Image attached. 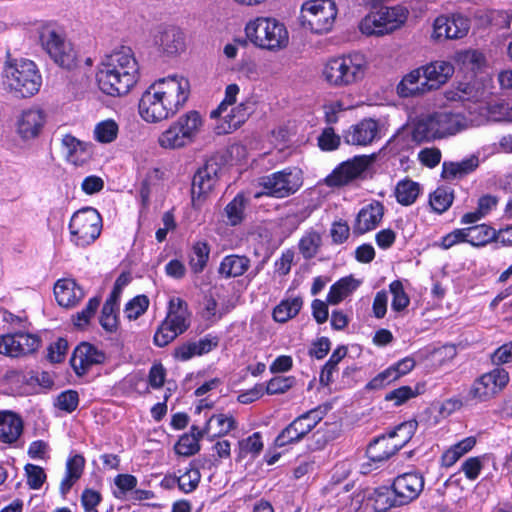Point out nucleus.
Segmentation results:
<instances>
[{
  "label": "nucleus",
  "mask_w": 512,
  "mask_h": 512,
  "mask_svg": "<svg viewBox=\"0 0 512 512\" xmlns=\"http://www.w3.org/2000/svg\"><path fill=\"white\" fill-rule=\"evenodd\" d=\"M96 79L103 93L110 96L126 95L139 79V66L132 50L122 47L106 56Z\"/></svg>",
  "instance_id": "f257e3e1"
},
{
  "label": "nucleus",
  "mask_w": 512,
  "mask_h": 512,
  "mask_svg": "<svg viewBox=\"0 0 512 512\" xmlns=\"http://www.w3.org/2000/svg\"><path fill=\"white\" fill-rule=\"evenodd\" d=\"M2 78L4 85L16 97H30L36 94L42 79L35 63L27 59H10L5 62Z\"/></svg>",
  "instance_id": "f03ea898"
},
{
  "label": "nucleus",
  "mask_w": 512,
  "mask_h": 512,
  "mask_svg": "<svg viewBox=\"0 0 512 512\" xmlns=\"http://www.w3.org/2000/svg\"><path fill=\"white\" fill-rule=\"evenodd\" d=\"M367 61L363 54L352 53L330 59L324 66L322 75L332 87H348L360 82L366 73Z\"/></svg>",
  "instance_id": "7ed1b4c3"
},
{
  "label": "nucleus",
  "mask_w": 512,
  "mask_h": 512,
  "mask_svg": "<svg viewBox=\"0 0 512 512\" xmlns=\"http://www.w3.org/2000/svg\"><path fill=\"white\" fill-rule=\"evenodd\" d=\"M245 32L247 38L262 49L280 50L289 42L286 27L274 18L259 17L250 21L245 27Z\"/></svg>",
  "instance_id": "20e7f679"
},
{
  "label": "nucleus",
  "mask_w": 512,
  "mask_h": 512,
  "mask_svg": "<svg viewBox=\"0 0 512 512\" xmlns=\"http://www.w3.org/2000/svg\"><path fill=\"white\" fill-rule=\"evenodd\" d=\"M417 426L418 423L415 420L407 421L388 434L375 438L367 447V457L375 463L388 460L409 442Z\"/></svg>",
  "instance_id": "39448f33"
},
{
  "label": "nucleus",
  "mask_w": 512,
  "mask_h": 512,
  "mask_svg": "<svg viewBox=\"0 0 512 512\" xmlns=\"http://www.w3.org/2000/svg\"><path fill=\"white\" fill-rule=\"evenodd\" d=\"M190 314L187 303L181 298H172L166 318L162 321L154 335V343L158 347H165L190 326Z\"/></svg>",
  "instance_id": "423d86ee"
},
{
  "label": "nucleus",
  "mask_w": 512,
  "mask_h": 512,
  "mask_svg": "<svg viewBox=\"0 0 512 512\" xmlns=\"http://www.w3.org/2000/svg\"><path fill=\"white\" fill-rule=\"evenodd\" d=\"M101 228L102 219L94 208H84L75 212L69 223L72 241L78 246L94 242L99 237Z\"/></svg>",
  "instance_id": "0eeeda50"
},
{
  "label": "nucleus",
  "mask_w": 512,
  "mask_h": 512,
  "mask_svg": "<svg viewBox=\"0 0 512 512\" xmlns=\"http://www.w3.org/2000/svg\"><path fill=\"white\" fill-rule=\"evenodd\" d=\"M337 9L332 0H311L302 6V21L316 34L326 33L331 30Z\"/></svg>",
  "instance_id": "6e6552de"
},
{
  "label": "nucleus",
  "mask_w": 512,
  "mask_h": 512,
  "mask_svg": "<svg viewBox=\"0 0 512 512\" xmlns=\"http://www.w3.org/2000/svg\"><path fill=\"white\" fill-rule=\"evenodd\" d=\"M406 15L396 7L382 8L376 13L368 14L360 23V30L366 35L383 36L398 29L405 21Z\"/></svg>",
  "instance_id": "1a4fd4ad"
},
{
  "label": "nucleus",
  "mask_w": 512,
  "mask_h": 512,
  "mask_svg": "<svg viewBox=\"0 0 512 512\" xmlns=\"http://www.w3.org/2000/svg\"><path fill=\"white\" fill-rule=\"evenodd\" d=\"M152 85L162 96L172 115H175L184 106L190 94L189 81L182 76L174 75L161 78Z\"/></svg>",
  "instance_id": "9d476101"
},
{
  "label": "nucleus",
  "mask_w": 512,
  "mask_h": 512,
  "mask_svg": "<svg viewBox=\"0 0 512 512\" xmlns=\"http://www.w3.org/2000/svg\"><path fill=\"white\" fill-rule=\"evenodd\" d=\"M42 47L60 67L71 69L76 64V54L70 42L54 29L44 28L40 33Z\"/></svg>",
  "instance_id": "9b49d317"
},
{
  "label": "nucleus",
  "mask_w": 512,
  "mask_h": 512,
  "mask_svg": "<svg viewBox=\"0 0 512 512\" xmlns=\"http://www.w3.org/2000/svg\"><path fill=\"white\" fill-rule=\"evenodd\" d=\"M259 185L263 187L262 194L284 198L294 194L302 185L300 172L292 169H285L263 176L259 179Z\"/></svg>",
  "instance_id": "f8f14e48"
},
{
  "label": "nucleus",
  "mask_w": 512,
  "mask_h": 512,
  "mask_svg": "<svg viewBox=\"0 0 512 512\" xmlns=\"http://www.w3.org/2000/svg\"><path fill=\"white\" fill-rule=\"evenodd\" d=\"M223 168V159L219 155H213L206 160L204 165L195 173L192 181V201H201L210 193L219 180V174Z\"/></svg>",
  "instance_id": "ddd939ff"
},
{
  "label": "nucleus",
  "mask_w": 512,
  "mask_h": 512,
  "mask_svg": "<svg viewBox=\"0 0 512 512\" xmlns=\"http://www.w3.org/2000/svg\"><path fill=\"white\" fill-rule=\"evenodd\" d=\"M509 382V374L503 368H495L477 378L468 396L477 401H487L501 392Z\"/></svg>",
  "instance_id": "4468645a"
},
{
  "label": "nucleus",
  "mask_w": 512,
  "mask_h": 512,
  "mask_svg": "<svg viewBox=\"0 0 512 512\" xmlns=\"http://www.w3.org/2000/svg\"><path fill=\"white\" fill-rule=\"evenodd\" d=\"M374 161L373 156L359 155L342 162L325 178L328 187H342L360 178Z\"/></svg>",
  "instance_id": "2eb2a0df"
},
{
  "label": "nucleus",
  "mask_w": 512,
  "mask_h": 512,
  "mask_svg": "<svg viewBox=\"0 0 512 512\" xmlns=\"http://www.w3.org/2000/svg\"><path fill=\"white\" fill-rule=\"evenodd\" d=\"M41 338L36 334L16 332L0 336V354L18 358L35 353Z\"/></svg>",
  "instance_id": "dca6fc26"
},
{
  "label": "nucleus",
  "mask_w": 512,
  "mask_h": 512,
  "mask_svg": "<svg viewBox=\"0 0 512 512\" xmlns=\"http://www.w3.org/2000/svg\"><path fill=\"white\" fill-rule=\"evenodd\" d=\"M138 108L140 116L149 123L160 122L173 116L152 84L142 94Z\"/></svg>",
  "instance_id": "f3484780"
},
{
  "label": "nucleus",
  "mask_w": 512,
  "mask_h": 512,
  "mask_svg": "<svg viewBox=\"0 0 512 512\" xmlns=\"http://www.w3.org/2000/svg\"><path fill=\"white\" fill-rule=\"evenodd\" d=\"M469 29V19L460 14L440 15L434 21L432 37L437 40L460 39L467 35Z\"/></svg>",
  "instance_id": "a211bd4d"
},
{
  "label": "nucleus",
  "mask_w": 512,
  "mask_h": 512,
  "mask_svg": "<svg viewBox=\"0 0 512 512\" xmlns=\"http://www.w3.org/2000/svg\"><path fill=\"white\" fill-rule=\"evenodd\" d=\"M396 501L402 506L417 499L424 488V478L419 473H404L397 476L392 484Z\"/></svg>",
  "instance_id": "6ab92c4d"
},
{
  "label": "nucleus",
  "mask_w": 512,
  "mask_h": 512,
  "mask_svg": "<svg viewBox=\"0 0 512 512\" xmlns=\"http://www.w3.org/2000/svg\"><path fill=\"white\" fill-rule=\"evenodd\" d=\"M46 123V114L40 108L23 110L16 119V132L24 140L37 138Z\"/></svg>",
  "instance_id": "aec40b11"
},
{
  "label": "nucleus",
  "mask_w": 512,
  "mask_h": 512,
  "mask_svg": "<svg viewBox=\"0 0 512 512\" xmlns=\"http://www.w3.org/2000/svg\"><path fill=\"white\" fill-rule=\"evenodd\" d=\"M106 356L90 343L82 342L73 351L70 365L76 375L83 376L93 365L104 363Z\"/></svg>",
  "instance_id": "412c9836"
},
{
  "label": "nucleus",
  "mask_w": 512,
  "mask_h": 512,
  "mask_svg": "<svg viewBox=\"0 0 512 512\" xmlns=\"http://www.w3.org/2000/svg\"><path fill=\"white\" fill-rule=\"evenodd\" d=\"M430 115L439 139L455 135L468 127V120L460 113L438 111Z\"/></svg>",
  "instance_id": "4be33fe9"
},
{
  "label": "nucleus",
  "mask_w": 512,
  "mask_h": 512,
  "mask_svg": "<svg viewBox=\"0 0 512 512\" xmlns=\"http://www.w3.org/2000/svg\"><path fill=\"white\" fill-rule=\"evenodd\" d=\"M384 216V206L379 201H372L358 212L352 231L354 235H363L376 229Z\"/></svg>",
  "instance_id": "5701e85b"
},
{
  "label": "nucleus",
  "mask_w": 512,
  "mask_h": 512,
  "mask_svg": "<svg viewBox=\"0 0 512 512\" xmlns=\"http://www.w3.org/2000/svg\"><path fill=\"white\" fill-rule=\"evenodd\" d=\"M378 133L379 126L375 120L363 119L345 130L343 139L349 145L367 146L376 139Z\"/></svg>",
  "instance_id": "b1692460"
},
{
  "label": "nucleus",
  "mask_w": 512,
  "mask_h": 512,
  "mask_svg": "<svg viewBox=\"0 0 512 512\" xmlns=\"http://www.w3.org/2000/svg\"><path fill=\"white\" fill-rule=\"evenodd\" d=\"M423 74V85L428 91L438 89L446 83L454 73V66L448 61H435L421 67Z\"/></svg>",
  "instance_id": "393cba45"
},
{
  "label": "nucleus",
  "mask_w": 512,
  "mask_h": 512,
  "mask_svg": "<svg viewBox=\"0 0 512 512\" xmlns=\"http://www.w3.org/2000/svg\"><path fill=\"white\" fill-rule=\"evenodd\" d=\"M54 295L60 306L71 308L83 299L84 291L73 279H61L54 286Z\"/></svg>",
  "instance_id": "a878e982"
},
{
  "label": "nucleus",
  "mask_w": 512,
  "mask_h": 512,
  "mask_svg": "<svg viewBox=\"0 0 512 512\" xmlns=\"http://www.w3.org/2000/svg\"><path fill=\"white\" fill-rule=\"evenodd\" d=\"M23 432V421L15 413L0 412V442L12 444Z\"/></svg>",
  "instance_id": "bb28decb"
},
{
  "label": "nucleus",
  "mask_w": 512,
  "mask_h": 512,
  "mask_svg": "<svg viewBox=\"0 0 512 512\" xmlns=\"http://www.w3.org/2000/svg\"><path fill=\"white\" fill-rule=\"evenodd\" d=\"M251 266V260L246 255L230 254L220 262L218 274L224 278H236L244 275Z\"/></svg>",
  "instance_id": "cd10ccee"
},
{
  "label": "nucleus",
  "mask_w": 512,
  "mask_h": 512,
  "mask_svg": "<svg viewBox=\"0 0 512 512\" xmlns=\"http://www.w3.org/2000/svg\"><path fill=\"white\" fill-rule=\"evenodd\" d=\"M218 345L216 338L205 337L198 342L184 343L174 350V357L181 361H187L196 355H203L210 352Z\"/></svg>",
  "instance_id": "c85d7f7f"
},
{
  "label": "nucleus",
  "mask_w": 512,
  "mask_h": 512,
  "mask_svg": "<svg viewBox=\"0 0 512 512\" xmlns=\"http://www.w3.org/2000/svg\"><path fill=\"white\" fill-rule=\"evenodd\" d=\"M236 428V421L232 416L214 414L206 421L201 434H205L210 440L228 434Z\"/></svg>",
  "instance_id": "c756f323"
},
{
  "label": "nucleus",
  "mask_w": 512,
  "mask_h": 512,
  "mask_svg": "<svg viewBox=\"0 0 512 512\" xmlns=\"http://www.w3.org/2000/svg\"><path fill=\"white\" fill-rule=\"evenodd\" d=\"M368 505H370L374 512H386L392 507L402 506L396 501V495L393 488L386 486L378 487L367 496Z\"/></svg>",
  "instance_id": "7c9ffc66"
},
{
  "label": "nucleus",
  "mask_w": 512,
  "mask_h": 512,
  "mask_svg": "<svg viewBox=\"0 0 512 512\" xmlns=\"http://www.w3.org/2000/svg\"><path fill=\"white\" fill-rule=\"evenodd\" d=\"M422 78V68H417L405 75L397 85L398 95L406 98L427 92V86H424L423 81H420Z\"/></svg>",
  "instance_id": "2f4dec72"
},
{
  "label": "nucleus",
  "mask_w": 512,
  "mask_h": 512,
  "mask_svg": "<svg viewBox=\"0 0 512 512\" xmlns=\"http://www.w3.org/2000/svg\"><path fill=\"white\" fill-rule=\"evenodd\" d=\"M478 166L479 159L476 155H471L460 162H444L441 176L447 180L462 178L473 172Z\"/></svg>",
  "instance_id": "473e14b6"
},
{
  "label": "nucleus",
  "mask_w": 512,
  "mask_h": 512,
  "mask_svg": "<svg viewBox=\"0 0 512 512\" xmlns=\"http://www.w3.org/2000/svg\"><path fill=\"white\" fill-rule=\"evenodd\" d=\"M174 124L190 143L194 142L203 125V118L198 111L191 110L180 116Z\"/></svg>",
  "instance_id": "72a5a7b5"
},
{
  "label": "nucleus",
  "mask_w": 512,
  "mask_h": 512,
  "mask_svg": "<svg viewBox=\"0 0 512 512\" xmlns=\"http://www.w3.org/2000/svg\"><path fill=\"white\" fill-rule=\"evenodd\" d=\"M430 114L420 116L412 125L410 134L412 140L421 144L439 139Z\"/></svg>",
  "instance_id": "f704fd0d"
},
{
  "label": "nucleus",
  "mask_w": 512,
  "mask_h": 512,
  "mask_svg": "<svg viewBox=\"0 0 512 512\" xmlns=\"http://www.w3.org/2000/svg\"><path fill=\"white\" fill-rule=\"evenodd\" d=\"M62 147L65 149L67 161L78 165L84 161L81 156L89 155V144L78 140L71 134H66L61 139Z\"/></svg>",
  "instance_id": "c9c22d12"
},
{
  "label": "nucleus",
  "mask_w": 512,
  "mask_h": 512,
  "mask_svg": "<svg viewBox=\"0 0 512 512\" xmlns=\"http://www.w3.org/2000/svg\"><path fill=\"white\" fill-rule=\"evenodd\" d=\"M358 285L359 282L352 276L340 279L330 287V291L327 295V302L333 305L338 304L351 294Z\"/></svg>",
  "instance_id": "e433bc0d"
},
{
  "label": "nucleus",
  "mask_w": 512,
  "mask_h": 512,
  "mask_svg": "<svg viewBox=\"0 0 512 512\" xmlns=\"http://www.w3.org/2000/svg\"><path fill=\"white\" fill-rule=\"evenodd\" d=\"M163 50L168 55H175L185 48L183 33L176 27L166 29L160 38Z\"/></svg>",
  "instance_id": "4c0bfd02"
},
{
  "label": "nucleus",
  "mask_w": 512,
  "mask_h": 512,
  "mask_svg": "<svg viewBox=\"0 0 512 512\" xmlns=\"http://www.w3.org/2000/svg\"><path fill=\"white\" fill-rule=\"evenodd\" d=\"M465 231H467L468 243L476 247L496 241V231L486 224L471 226L465 228Z\"/></svg>",
  "instance_id": "58836bf2"
},
{
  "label": "nucleus",
  "mask_w": 512,
  "mask_h": 512,
  "mask_svg": "<svg viewBox=\"0 0 512 512\" xmlns=\"http://www.w3.org/2000/svg\"><path fill=\"white\" fill-rule=\"evenodd\" d=\"M302 305L303 301L300 297L284 300L274 308L273 318L276 322L285 323L299 313Z\"/></svg>",
  "instance_id": "ea45409f"
},
{
  "label": "nucleus",
  "mask_w": 512,
  "mask_h": 512,
  "mask_svg": "<svg viewBox=\"0 0 512 512\" xmlns=\"http://www.w3.org/2000/svg\"><path fill=\"white\" fill-rule=\"evenodd\" d=\"M420 192V186L417 182L410 179L400 181L395 188L397 201L405 206L413 204Z\"/></svg>",
  "instance_id": "a19ab883"
},
{
  "label": "nucleus",
  "mask_w": 512,
  "mask_h": 512,
  "mask_svg": "<svg viewBox=\"0 0 512 512\" xmlns=\"http://www.w3.org/2000/svg\"><path fill=\"white\" fill-rule=\"evenodd\" d=\"M158 143L165 149H178L190 144L174 123L160 134Z\"/></svg>",
  "instance_id": "79ce46f5"
},
{
  "label": "nucleus",
  "mask_w": 512,
  "mask_h": 512,
  "mask_svg": "<svg viewBox=\"0 0 512 512\" xmlns=\"http://www.w3.org/2000/svg\"><path fill=\"white\" fill-rule=\"evenodd\" d=\"M210 255V247L207 242L198 241L192 247L189 264L191 270L198 274L201 273L207 265Z\"/></svg>",
  "instance_id": "37998d69"
},
{
  "label": "nucleus",
  "mask_w": 512,
  "mask_h": 512,
  "mask_svg": "<svg viewBox=\"0 0 512 512\" xmlns=\"http://www.w3.org/2000/svg\"><path fill=\"white\" fill-rule=\"evenodd\" d=\"M205 434L197 432V435L192 436L188 434L182 435L175 445V451L177 454L185 457L192 456L200 450L199 441Z\"/></svg>",
  "instance_id": "c03bdc74"
},
{
  "label": "nucleus",
  "mask_w": 512,
  "mask_h": 512,
  "mask_svg": "<svg viewBox=\"0 0 512 512\" xmlns=\"http://www.w3.org/2000/svg\"><path fill=\"white\" fill-rule=\"evenodd\" d=\"M454 199L453 191L447 187H439L430 195V205L438 213L445 212Z\"/></svg>",
  "instance_id": "a18cd8bd"
},
{
  "label": "nucleus",
  "mask_w": 512,
  "mask_h": 512,
  "mask_svg": "<svg viewBox=\"0 0 512 512\" xmlns=\"http://www.w3.org/2000/svg\"><path fill=\"white\" fill-rule=\"evenodd\" d=\"M322 244L319 233L315 231L308 232L299 242V251L305 259H311L316 256Z\"/></svg>",
  "instance_id": "49530a36"
},
{
  "label": "nucleus",
  "mask_w": 512,
  "mask_h": 512,
  "mask_svg": "<svg viewBox=\"0 0 512 512\" xmlns=\"http://www.w3.org/2000/svg\"><path fill=\"white\" fill-rule=\"evenodd\" d=\"M423 387V384H417L414 389L410 386H402L387 393L385 395V400L394 401L395 406H400L411 398L419 395L422 392Z\"/></svg>",
  "instance_id": "de8ad7c7"
},
{
  "label": "nucleus",
  "mask_w": 512,
  "mask_h": 512,
  "mask_svg": "<svg viewBox=\"0 0 512 512\" xmlns=\"http://www.w3.org/2000/svg\"><path fill=\"white\" fill-rule=\"evenodd\" d=\"M246 199L242 195H237L231 202L225 207V214L228 219V223L231 226L240 224L244 218Z\"/></svg>",
  "instance_id": "09e8293b"
},
{
  "label": "nucleus",
  "mask_w": 512,
  "mask_h": 512,
  "mask_svg": "<svg viewBox=\"0 0 512 512\" xmlns=\"http://www.w3.org/2000/svg\"><path fill=\"white\" fill-rule=\"evenodd\" d=\"M263 449L261 435L259 432L253 433L251 436L239 441V454L238 458H245L248 454L253 457L259 455Z\"/></svg>",
  "instance_id": "8fccbe9b"
},
{
  "label": "nucleus",
  "mask_w": 512,
  "mask_h": 512,
  "mask_svg": "<svg viewBox=\"0 0 512 512\" xmlns=\"http://www.w3.org/2000/svg\"><path fill=\"white\" fill-rule=\"evenodd\" d=\"M118 134V125L113 120H105L98 123L94 129L95 139L100 143L114 141Z\"/></svg>",
  "instance_id": "3c124183"
},
{
  "label": "nucleus",
  "mask_w": 512,
  "mask_h": 512,
  "mask_svg": "<svg viewBox=\"0 0 512 512\" xmlns=\"http://www.w3.org/2000/svg\"><path fill=\"white\" fill-rule=\"evenodd\" d=\"M100 325L107 332H114L118 326L116 315V306H113V300H106L101 311Z\"/></svg>",
  "instance_id": "603ef678"
},
{
  "label": "nucleus",
  "mask_w": 512,
  "mask_h": 512,
  "mask_svg": "<svg viewBox=\"0 0 512 512\" xmlns=\"http://www.w3.org/2000/svg\"><path fill=\"white\" fill-rule=\"evenodd\" d=\"M485 94L483 87L478 84L461 83L458 86L457 97L460 101H480Z\"/></svg>",
  "instance_id": "864d4df0"
},
{
  "label": "nucleus",
  "mask_w": 512,
  "mask_h": 512,
  "mask_svg": "<svg viewBox=\"0 0 512 512\" xmlns=\"http://www.w3.org/2000/svg\"><path fill=\"white\" fill-rule=\"evenodd\" d=\"M390 292L393 295L392 309L395 311H402L409 305V297L404 291L403 284L399 280L393 281L390 286Z\"/></svg>",
  "instance_id": "5fc2aeb1"
},
{
  "label": "nucleus",
  "mask_w": 512,
  "mask_h": 512,
  "mask_svg": "<svg viewBox=\"0 0 512 512\" xmlns=\"http://www.w3.org/2000/svg\"><path fill=\"white\" fill-rule=\"evenodd\" d=\"M200 472L197 469L187 470L181 476L174 479L178 483V487L185 493L195 490L200 482Z\"/></svg>",
  "instance_id": "6e6d98bb"
},
{
  "label": "nucleus",
  "mask_w": 512,
  "mask_h": 512,
  "mask_svg": "<svg viewBox=\"0 0 512 512\" xmlns=\"http://www.w3.org/2000/svg\"><path fill=\"white\" fill-rule=\"evenodd\" d=\"M79 395L74 390H67L60 393L56 399L55 406L67 413H71L78 407Z\"/></svg>",
  "instance_id": "4d7b16f0"
},
{
  "label": "nucleus",
  "mask_w": 512,
  "mask_h": 512,
  "mask_svg": "<svg viewBox=\"0 0 512 512\" xmlns=\"http://www.w3.org/2000/svg\"><path fill=\"white\" fill-rule=\"evenodd\" d=\"M249 115L250 107L245 103H241L237 107L233 108L230 114L225 116L229 129L235 130L239 128Z\"/></svg>",
  "instance_id": "13d9d810"
},
{
  "label": "nucleus",
  "mask_w": 512,
  "mask_h": 512,
  "mask_svg": "<svg viewBox=\"0 0 512 512\" xmlns=\"http://www.w3.org/2000/svg\"><path fill=\"white\" fill-rule=\"evenodd\" d=\"M100 301L101 300L99 297L91 298L86 307L81 312H78L74 317V325L78 328L85 327L89 323L91 317L97 311L100 305Z\"/></svg>",
  "instance_id": "bf43d9fd"
},
{
  "label": "nucleus",
  "mask_w": 512,
  "mask_h": 512,
  "mask_svg": "<svg viewBox=\"0 0 512 512\" xmlns=\"http://www.w3.org/2000/svg\"><path fill=\"white\" fill-rule=\"evenodd\" d=\"M149 306V299L146 295H138L126 305V313L129 319H137L145 313Z\"/></svg>",
  "instance_id": "052dcab7"
},
{
  "label": "nucleus",
  "mask_w": 512,
  "mask_h": 512,
  "mask_svg": "<svg viewBox=\"0 0 512 512\" xmlns=\"http://www.w3.org/2000/svg\"><path fill=\"white\" fill-rule=\"evenodd\" d=\"M341 137L332 127H326L318 137V146L323 151H333L340 145Z\"/></svg>",
  "instance_id": "680f3d73"
},
{
  "label": "nucleus",
  "mask_w": 512,
  "mask_h": 512,
  "mask_svg": "<svg viewBox=\"0 0 512 512\" xmlns=\"http://www.w3.org/2000/svg\"><path fill=\"white\" fill-rule=\"evenodd\" d=\"M399 379V373L391 366L376 375L368 384V389H381Z\"/></svg>",
  "instance_id": "e2e57ef3"
},
{
  "label": "nucleus",
  "mask_w": 512,
  "mask_h": 512,
  "mask_svg": "<svg viewBox=\"0 0 512 512\" xmlns=\"http://www.w3.org/2000/svg\"><path fill=\"white\" fill-rule=\"evenodd\" d=\"M25 471L27 474L28 486L34 490L39 489L46 479L44 469L37 465L27 464L25 466Z\"/></svg>",
  "instance_id": "0e129e2a"
},
{
  "label": "nucleus",
  "mask_w": 512,
  "mask_h": 512,
  "mask_svg": "<svg viewBox=\"0 0 512 512\" xmlns=\"http://www.w3.org/2000/svg\"><path fill=\"white\" fill-rule=\"evenodd\" d=\"M294 384V378L276 376L272 378L266 385L267 394H282L289 390Z\"/></svg>",
  "instance_id": "69168bd1"
},
{
  "label": "nucleus",
  "mask_w": 512,
  "mask_h": 512,
  "mask_svg": "<svg viewBox=\"0 0 512 512\" xmlns=\"http://www.w3.org/2000/svg\"><path fill=\"white\" fill-rule=\"evenodd\" d=\"M239 93V87L237 84H230L226 87L225 90V98L219 104L218 108L211 111L210 117L217 118L222 115L224 111H226L227 107L234 104L236 102V96Z\"/></svg>",
  "instance_id": "338daca9"
},
{
  "label": "nucleus",
  "mask_w": 512,
  "mask_h": 512,
  "mask_svg": "<svg viewBox=\"0 0 512 512\" xmlns=\"http://www.w3.org/2000/svg\"><path fill=\"white\" fill-rule=\"evenodd\" d=\"M68 350V342L64 338H58L48 347L47 358L52 363H60L64 360Z\"/></svg>",
  "instance_id": "774afa93"
}]
</instances>
